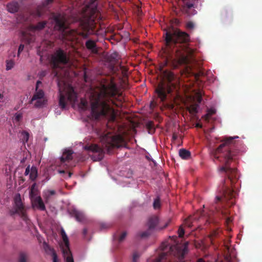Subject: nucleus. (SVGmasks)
<instances>
[{
  "label": "nucleus",
  "mask_w": 262,
  "mask_h": 262,
  "mask_svg": "<svg viewBox=\"0 0 262 262\" xmlns=\"http://www.w3.org/2000/svg\"><path fill=\"white\" fill-rule=\"evenodd\" d=\"M215 112V110H213V109H209V110H208V113L206 114L207 118H209V117H210V116L212 115V114H214Z\"/></svg>",
  "instance_id": "obj_39"
},
{
  "label": "nucleus",
  "mask_w": 262,
  "mask_h": 262,
  "mask_svg": "<svg viewBox=\"0 0 262 262\" xmlns=\"http://www.w3.org/2000/svg\"><path fill=\"white\" fill-rule=\"evenodd\" d=\"M71 173H69V177H71Z\"/></svg>",
  "instance_id": "obj_56"
},
{
  "label": "nucleus",
  "mask_w": 262,
  "mask_h": 262,
  "mask_svg": "<svg viewBox=\"0 0 262 262\" xmlns=\"http://www.w3.org/2000/svg\"><path fill=\"white\" fill-rule=\"evenodd\" d=\"M51 255L52 256L53 262H59L57 254L54 249H52Z\"/></svg>",
  "instance_id": "obj_32"
},
{
  "label": "nucleus",
  "mask_w": 262,
  "mask_h": 262,
  "mask_svg": "<svg viewBox=\"0 0 262 262\" xmlns=\"http://www.w3.org/2000/svg\"><path fill=\"white\" fill-rule=\"evenodd\" d=\"M40 84H41V82L39 81V80L36 82L35 92L29 101L30 103H32L35 101V102L34 104L35 107H42V106L46 104L47 102V99L45 97V92L43 91L42 89H39Z\"/></svg>",
  "instance_id": "obj_9"
},
{
  "label": "nucleus",
  "mask_w": 262,
  "mask_h": 262,
  "mask_svg": "<svg viewBox=\"0 0 262 262\" xmlns=\"http://www.w3.org/2000/svg\"><path fill=\"white\" fill-rule=\"evenodd\" d=\"M199 108V104H196V103H192V104L187 107V109L190 113H191V114H195V113H198Z\"/></svg>",
  "instance_id": "obj_23"
},
{
  "label": "nucleus",
  "mask_w": 262,
  "mask_h": 262,
  "mask_svg": "<svg viewBox=\"0 0 262 262\" xmlns=\"http://www.w3.org/2000/svg\"><path fill=\"white\" fill-rule=\"evenodd\" d=\"M14 209L10 210L11 215H13L15 213H18L24 221L27 222L29 218L27 215L25 207L21 201V195L20 194H16L14 198Z\"/></svg>",
  "instance_id": "obj_11"
},
{
  "label": "nucleus",
  "mask_w": 262,
  "mask_h": 262,
  "mask_svg": "<svg viewBox=\"0 0 262 262\" xmlns=\"http://www.w3.org/2000/svg\"><path fill=\"white\" fill-rule=\"evenodd\" d=\"M194 27V23L191 22V21H190L189 22H187L186 24V27L187 29H193Z\"/></svg>",
  "instance_id": "obj_36"
},
{
  "label": "nucleus",
  "mask_w": 262,
  "mask_h": 262,
  "mask_svg": "<svg viewBox=\"0 0 262 262\" xmlns=\"http://www.w3.org/2000/svg\"><path fill=\"white\" fill-rule=\"evenodd\" d=\"M42 12L40 10H39V9H37L35 12V15L36 16H41V15H42Z\"/></svg>",
  "instance_id": "obj_42"
},
{
  "label": "nucleus",
  "mask_w": 262,
  "mask_h": 262,
  "mask_svg": "<svg viewBox=\"0 0 262 262\" xmlns=\"http://www.w3.org/2000/svg\"><path fill=\"white\" fill-rule=\"evenodd\" d=\"M24 45H22V43H21V45H20L19 46H18V53H17L18 56H19L20 53L24 50Z\"/></svg>",
  "instance_id": "obj_40"
},
{
  "label": "nucleus",
  "mask_w": 262,
  "mask_h": 262,
  "mask_svg": "<svg viewBox=\"0 0 262 262\" xmlns=\"http://www.w3.org/2000/svg\"><path fill=\"white\" fill-rule=\"evenodd\" d=\"M178 233L179 236L180 237H183L185 233V230L184 228L182 227V226H180L179 230H178Z\"/></svg>",
  "instance_id": "obj_34"
},
{
  "label": "nucleus",
  "mask_w": 262,
  "mask_h": 262,
  "mask_svg": "<svg viewBox=\"0 0 262 262\" xmlns=\"http://www.w3.org/2000/svg\"><path fill=\"white\" fill-rule=\"evenodd\" d=\"M88 229H86V228H84V229H83L82 230V234L84 235H86V234H87L88 233Z\"/></svg>",
  "instance_id": "obj_45"
},
{
  "label": "nucleus",
  "mask_w": 262,
  "mask_h": 262,
  "mask_svg": "<svg viewBox=\"0 0 262 262\" xmlns=\"http://www.w3.org/2000/svg\"><path fill=\"white\" fill-rule=\"evenodd\" d=\"M185 224H186L187 226H188V227H191V224H189V223H188V221H186V223H185Z\"/></svg>",
  "instance_id": "obj_52"
},
{
  "label": "nucleus",
  "mask_w": 262,
  "mask_h": 262,
  "mask_svg": "<svg viewBox=\"0 0 262 262\" xmlns=\"http://www.w3.org/2000/svg\"><path fill=\"white\" fill-rule=\"evenodd\" d=\"M101 142L107 151H111L114 147H120L125 144V140L122 135H113L106 134L101 138Z\"/></svg>",
  "instance_id": "obj_8"
},
{
  "label": "nucleus",
  "mask_w": 262,
  "mask_h": 262,
  "mask_svg": "<svg viewBox=\"0 0 262 262\" xmlns=\"http://www.w3.org/2000/svg\"><path fill=\"white\" fill-rule=\"evenodd\" d=\"M58 86L59 94V105L61 108H66L67 98L71 102H76L77 94L72 85L64 80H58Z\"/></svg>",
  "instance_id": "obj_7"
},
{
  "label": "nucleus",
  "mask_w": 262,
  "mask_h": 262,
  "mask_svg": "<svg viewBox=\"0 0 262 262\" xmlns=\"http://www.w3.org/2000/svg\"><path fill=\"white\" fill-rule=\"evenodd\" d=\"M159 222V219L157 216H151L148 219L147 225L150 229L156 228Z\"/></svg>",
  "instance_id": "obj_16"
},
{
  "label": "nucleus",
  "mask_w": 262,
  "mask_h": 262,
  "mask_svg": "<svg viewBox=\"0 0 262 262\" xmlns=\"http://www.w3.org/2000/svg\"><path fill=\"white\" fill-rule=\"evenodd\" d=\"M36 183H33L31 187L30 191V196L31 200L32 206L33 207V200L36 198L38 194V189L36 188Z\"/></svg>",
  "instance_id": "obj_21"
},
{
  "label": "nucleus",
  "mask_w": 262,
  "mask_h": 262,
  "mask_svg": "<svg viewBox=\"0 0 262 262\" xmlns=\"http://www.w3.org/2000/svg\"><path fill=\"white\" fill-rule=\"evenodd\" d=\"M179 155L182 159L184 160H188L191 156V153L190 151L185 149V148H181L179 150Z\"/></svg>",
  "instance_id": "obj_22"
},
{
  "label": "nucleus",
  "mask_w": 262,
  "mask_h": 262,
  "mask_svg": "<svg viewBox=\"0 0 262 262\" xmlns=\"http://www.w3.org/2000/svg\"><path fill=\"white\" fill-rule=\"evenodd\" d=\"M161 248L163 252L152 262H171V260L168 258L170 255H173L179 260H182L188 252V243H185L181 246H169L168 243H162Z\"/></svg>",
  "instance_id": "obj_5"
},
{
  "label": "nucleus",
  "mask_w": 262,
  "mask_h": 262,
  "mask_svg": "<svg viewBox=\"0 0 262 262\" xmlns=\"http://www.w3.org/2000/svg\"><path fill=\"white\" fill-rule=\"evenodd\" d=\"M61 172H64V170L61 171Z\"/></svg>",
  "instance_id": "obj_58"
},
{
  "label": "nucleus",
  "mask_w": 262,
  "mask_h": 262,
  "mask_svg": "<svg viewBox=\"0 0 262 262\" xmlns=\"http://www.w3.org/2000/svg\"><path fill=\"white\" fill-rule=\"evenodd\" d=\"M140 255L138 252H134L133 257V262H137V259L139 257Z\"/></svg>",
  "instance_id": "obj_38"
},
{
  "label": "nucleus",
  "mask_w": 262,
  "mask_h": 262,
  "mask_svg": "<svg viewBox=\"0 0 262 262\" xmlns=\"http://www.w3.org/2000/svg\"><path fill=\"white\" fill-rule=\"evenodd\" d=\"M213 207L216 212H221L224 216H227L228 213L227 210H222L220 207H217L216 204L213 206Z\"/></svg>",
  "instance_id": "obj_30"
},
{
  "label": "nucleus",
  "mask_w": 262,
  "mask_h": 262,
  "mask_svg": "<svg viewBox=\"0 0 262 262\" xmlns=\"http://www.w3.org/2000/svg\"><path fill=\"white\" fill-rule=\"evenodd\" d=\"M47 24V21H41V22L37 23L35 26H33L32 28L35 30H41L44 29Z\"/></svg>",
  "instance_id": "obj_26"
},
{
  "label": "nucleus",
  "mask_w": 262,
  "mask_h": 262,
  "mask_svg": "<svg viewBox=\"0 0 262 262\" xmlns=\"http://www.w3.org/2000/svg\"><path fill=\"white\" fill-rule=\"evenodd\" d=\"M38 176V169L35 166H32L30 168V179L31 181H35Z\"/></svg>",
  "instance_id": "obj_24"
},
{
  "label": "nucleus",
  "mask_w": 262,
  "mask_h": 262,
  "mask_svg": "<svg viewBox=\"0 0 262 262\" xmlns=\"http://www.w3.org/2000/svg\"><path fill=\"white\" fill-rule=\"evenodd\" d=\"M73 152L72 150L69 149L68 150L64 151L60 158L61 162H66V161H69V160H72L73 157L72 154Z\"/></svg>",
  "instance_id": "obj_18"
},
{
  "label": "nucleus",
  "mask_w": 262,
  "mask_h": 262,
  "mask_svg": "<svg viewBox=\"0 0 262 262\" xmlns=\"http://www.w3.org/2000/svg\"><path fill=\"white\" fill-rule=\"evenodd\" d=\"M7 8L10 13H16L20 8V5L18 2H10L7 4Z\"/></svg>",
  "instance_id": "obj_15"
},
{
  "label": "nucleus",
  "mask_w": 262,
  "mask_h": 262,
  "mask_svg": "<svg viewBox=\"0 0 262 262\" xmlns=\"http://www.w3.org/2000/svg\"><path fill=\"white\" fill-rule=\"evenodd\" d=\"M29 135L28 133L25 132V138L26 141H28L29 139Z\"/></svg>",
  "instance_id": "obj_44"
},
{
  "label": "nucleus",
  "mask_w": 262,
  "mask_h": 262,
  "mask_svg": "<svg viewBox=\"0 0 262 262\" xmlns=\"http://www.w3.org/2000/svg\"><path fill=\"white\" fill-rule=\"evenodd\" d=\"M232 219H231V217H227L226 219V221L228 223H229V222H232Z\"/></svg>",
  "instance_id": "obj_48"
},
{
  "label": "nucleus",
  "mask_w": 262,
  "mask_h": 262,
  "mask_svg": "<svg viewBox=\"0 0 262 262\" xmlns=\"http://www.w3.org/2000/svg\"><path fill=\"white\" fill-rule=\"evenodd\" d=\"M161 206L160 200L159 198H156L155 200H154L153 206L154 208H159Z\"/></svg>",
  "instance_id": "obj_33"
},
{
  "label": "nucleus",
  "mask_w": 262,
  "mask_h": 262,
  "mask_svg": "<svg viewBox=\"0 0 262 262\" xmlns=\"http://www.w3.org/2000/svg\"><path fill=\"white\" fill-rule=\"evenodd\" d=\"M54 0H47V4H50V3H52Z\"/></svg>",
  "instance_id": "obj_50"
},
{
  "label": "nucleus",
  "mask_w": 262,
  "mask_h": 262,
  "mask_svg": "<svg viewBox=\"0 0 262 262\" xmlns=\"http://www.w3.org/2000/svg\"><path fill=\"white\" fill-rule=\"evenodd\" d=\"M85 46L88 50H91L93 53L98 52L97 44L95 41L92 39H89L86 41Z\"/></svg>",
  "instance_id": "obj_17"
},
{
  "label": "nucleus",
  "mask_w": 262,
  "mask_h": 262,
  "mask_svg": "<svg viewBox=\"0 0 262 262\" xmlns=\"http://www.w3.org/2000/svg\"><path fill=\"white\" fill-rule=\"evenodd\" d=\"M174 23L178 25V24H179V23H180V21H179V19H174Z\"/></svg>",
  "instance_id": "obj_49"
},
{
  "label": "nucleus",
  "mask_w": 262,
  "mask_h": 262,
  "mask_svg": "<svg viewBox=\"0 0 262 262\" xmlns=\"http://www.w3.org/2000/svg\"><path fill=\"white\" fill-rule=\"evenodd\" d=\"M45 74H46V72H43L42 75H43V76H44V75H45Z\"/></svg>",
  "instance_id": "obj_57"
},
{
  "label": "nucleus",
  "mask_w": 262,
  "mask_h": 262,
  "mask_svg": "<svg viewBox=\"0 0 262 262\" xmlns=\"http://www.w3.org/2000/svg\"><path fill=\"white\" fill-rule=\"evenodd\" d=\"M83 23L89 29L94 26L96 20L100 18L97 0H86L82 9Z\"/></svg>",
  "instance_id": "obj_6"
},
{
  "label": "nucleus",
  "mask_w": 262,
  "mask_h": 262,
  "mask_svg": "<svg viewBox=\"0 0 262 262\" xmlns=\"http://www.w3.org/2000/svg\"><path fill=\"white\" fill-rule=\"evenodd\" d=\"M127 234V231H123V232L119 235V236L118 237H117V236H114V238L116 240H117L119 243H122V242H123V241L125 240Z\"/></svg>",
  "instance_id": "obj_27"
},
{
  "label": "nucleus",
  "mask_w": 262,
  "mask_h": 262,
  "mask_svg": "<svg viewBox=\"0 0 262 262\" xmlns=\"http://www.w3.org/2000/svg\"><path fill=\"white\" fill-rule=\"evenodd\" d=\"M29 18L28 17H25V16H23V19L21 20V21H24L26 23V21H28Z\"/></svg>",
  "instance_id": "obj_46"
},
{
  "label": "nucleus",
  "mask_w": 262,
  "mask_h": 262,
  "mask_svg": "<svg viewBox=\"0 0 262 262\" xmlns=\"http://www.w3.org/2000/svg\"><path fill=\"white\" fill-rule=\"evenodd\" d=\"M172 139H177V135H175V134H173V136H172Z\"/></svg>",
  "instance_id": "obj_51"
},
{
  "label": "nucleus",
  "mask_w": 262,
  "mask_h": 262,
  "mask_svg": "<svg viewBox=\"0 0 262 262\" xmlns=\"http://www.w3.org/2000/svg\"><path fill=\"white\" fill-rule=\"evenodd\" d=\"M33 207L34 208H37L39 210H46V206L40 195H37V196L33 200Z\"/></svg>",
  "instance_id": "obj_14"
},
{
  "label": "nucleus",
  "mask_w": 262,
  "mask_h": 262,
  "mask_svg": "<svg viewBox=\"0 0 262 262\" xmlns=\"http://www.w3.org/2000/svg\"><path fill=\"white\" fill-rule=\"evenodd\" d=\"M29 259L28 253L25 252H21L18 255V262H27Z\"/></svg>",
  "instance_id": "obj_25"
},
{
  "label": "nucleus",
  "mask_w": 262,
  "mask_h": 262,
  "mask_svg": "<svg viewBox=\"0 0 262 262\" xmlns=\"http://www.w3.org/2000/svg\"><path fill=\"white\" fill-rule=\"evenodd\" d=\"M85 149L93 152L92 158L93 160H101L104 157V150L98 145L92 144L85 146Z\"/></svg>",
  "instance_id": "obj_13"
},
{
  "label": "nucleus",
  "mask_w": 262,
  "mask_h": 262,
  "mask_svg": "<svg viewBox=\"0 0 262 262\" xmlns=\"http://www.w3.org/2000/svg\"><path fill=\"white\" fill-rule=\"evenodd\" d=\"M165 47L162 48L163 61L160 66V73L163 78L167 81L160 82L155 89L157 96L162 102L167 99L168 94L172 92L171 82L175 78L174 73L165 70L169 65L173 69L185 65L186 67L193 60L194 51L188 47L190 40L189 34L180 31V29L170 27L165 30Z\"/></svg>",
  "instance_id": "obj_1"
},
{
  "label": "nucleus",
  "mask_w": 262,
  "mask_h": 262,
  "mask_svg": "<svg viewBox=\"0 0 262 262\" xmlns=\"http://www.w3.org/2000/svg\"><path fill=\"white\" fill-rule=\"evenodd\" d=\"M197 126H200V127H201V125H200V124H197Z\"/></svg>",
  "instance_id": "obj_55"
},
{
  "label": "nucleus",
  "mask_w": 262,
  "mask_h": 262,
  "mask_svg": "<svg viewBox=\"0 0 262 262\" xmlns=\"http://www.w3.org/2000/svg\"><path fill=\"white\" fill-rule=\"evenodd\" d=\"M30 171H31L30 166H28L27 167V168L25 169V175H28L29 174H30Z\"/></svg>",
  "instance_id": "obj_41"
},
{
  "label": "nucleus",
  "mask_w": 262,
  "mask_h": 262,
  "mask_svg": "<svg viewBox=\"0 0 262 262\" xmlns=\"http://www.w3.org/2000/svg\"><path fill=\"white\" fill-rule=\"evenodd\" d=\"M61 234L65 244L64 247H62V252L66 259V262H74V259L70 248L69 239L65 230L61 229Z\"/></svg>",
  "instance_id": "obj_12"
},
{
  "label": "nucleus",
  "mask_w": 262,
  "mask_h": 262,
  "mask_svg": "<svg viewBox=\"0 0 262 262\" xmlns=\"http://www.w3.org/2000/svg\"><path fill=\"white\" fill-rule=\"evenodd\" d=\"M149 234H150V233L149 231H147V230L138 234V235L140 237H147L148 236Z\"/></svg>",
  "instance_id": "obj_35"
},
{
  "label": "nucleus",
  "mask_w": 262,
  "mask_h": 262,
  "mask_svg": "<svg viewBox=\"0 0 262 262\" xmlns=\"http://www.w3.org/2000/svg\"><path fill=\"white\" fill-rule=\"evenodd\" d=\"M69 61L67 52L62 49L56 50L51 56V63L53 68H58L60 64H67Z\"/></svg>",
  "instance_id": "obj_10"
},
{
  "label": "nucleus",
  "mask_w": 262,
  "mask_h": 262,
  "mask_svg": "<svg viewBox=\"0 0 262 262\" xmlns=\"http://www.w3.org/2000/svg\"><path fill=\"white\" fill-rule=\"evenodd\" d=\"M43 248L46 252L50 253L52 255L53 248H52V247H51V246H50L49 245L47 244V243H43Z\"/></svg>",
  "instance_id": "obj_31"
},
{
  "label": "nucleus",
  "mask_w": 262,
  "mask_h": 262,
  "mask_svg": "<svg viewBox=\"0 0 262 262\" xmlns=\"http://www.w3.org/2000/svg\"><path fill=\"white\" fill-rule=\"evenodd\" d=\"M22 118V115L21 114H17L15 115V119L16 120H17V121H19L20 120V118Z\"/></svg>",
  "instance_id": "obj_43"
},
{
  "label": "nucleus",
  "mask_w": 262,
  "mask_h": 262,
  "mask_svg": "<svg viewBox=\"0 0 262 262\" xmlns=\"http://www.w3.org/2000/svg\"><path fill=\"white\" fill-rule=\"evenodd\" d=\"M202 100V94H200V93H198L197 94V103L199 105V108H200V103H201Z\"/></svg>",
  "instance_id": "obj_37"
},
{
  "label": "nucleus",
  "mask_w": 262,
  "mask_h": 262,
  "mask_svg": "<svg viewBox=\"0 0 262 262\" xmlns=\"http://www.w3.org/2000/svg\"><path fill=\"white\" fill-rule=\"evenodd\" d=\"M79 106L81 109H83V110L86 109V108H88V101H86V100H85V99H81V101L79 104Z\"/></svg>",
  "instance_id": "obj_28"
},
{
  "label": "nucleus",
  "mask_w": 262,
  "mask_h": 262,
  "mask_svg": "<svg viewBox=\"0 0 262 262\" xmlns=\"http://www.w3.org/2000/svg\"><path fill=\"white\" fill-rule=\"evenodd\" d=\"M3 94H1V93L0 92V98H2V97H3Z\"/></svg>",
  "instance_id": "obj_54"
},
{
  "label": "nucleus",
  "mask_w": 262,
  "mask_h": 262,
  "mask_svg": "<svg viewBox=\"0 0 262 262\" xmlns=\"http://www.w3.org/2000/svg\"><path fill=\"white\" fill-rule=\"evenodd\" d=\"M56 192L54 189H46L43 192V197L46 202H48L51 199L52 195L56 194Z\"/></svg>",
  "instance_id": "obj_20"
},
{
  "label": "nucleus",
  "mask_w": 262,
  "mask_h": 262,
  "mask_svg": "<svg viewBox=\"0 0 262 262\" xmlns=\"http://www.w3.org/2000/svg\"><path fill=\"white\" fill-rule=\"evenodd\" d=\"M14 61L12 60V59L10 60H7L6 69L7 70H11L12 68L14 67Z\"/></svg>",
  "instance_id": "obj_29"
},
{
  "label": "nucleus",
  "mask_w": 262,
  "mask_h": 262,
  "mask_svg": "<svg viewBox=\"0 0 262 262\" xmlns=\"http://www.w3.org/2000/svg\"><path fill=\"white\" fill-rule=\"evenodd\" d=\"M124 98L113 79L107 84H102L98 93L91 95V115L96 120L106 118L115 121L117 112L115 105L121 106Z\"/></svg>",
  "instance_id": "obj_3"
},
{
  "label": "nucleus",
  "mask_w": 262,
  "mask_h": 262,
  "mask_svg": "<svg viewBox=\"0 0 262 262\" xmlns=\"http://www.w3.org/2000/svg\"><path fill=\"white\" fill-rule=\"evenodd\" d=\"M235 138H238V136L224 139L222 143L211 152L213 158L219 160L222 164L219 168V171L226 174L227 177V179L222 183V196L217 195L215 203L222 201L223 198L226 201H230L231 205L235 203L234 199L236 192L234 191L233 189H231L228 186V184L233 185L239 178L237 168L231 167V163L236 161L239 153V151L236 149V141H234Z\"/></svg>",
  "instance_id": "obj_2"
},
{
  "label": "nucleus",
  "mask_w": 262,
  "mask_h": 262,
  "mask_svg": "<svg viewBox=\"0 0 262 262\" xmlns=\"http://www.w3.org/2000/svg\"><path fill=\"white\" fill-rule=\"evenodd\" d=\"M53 19L55 23L54 29L59 31L63 40L75 41L78 40L80 35L83 38L88 37L89 34L88 32H82L75 29H70L69 24L64 15L60 13L54 14Z\"/></svg>",
  "instance_id": "obj_4"
},
{
  "label": "nucleus",
  "mask_w": 262,
  "mask_h": 262,
  "mask_svg": "<svg viewBox=\"0 0 262 262\" xmlns=\"http://www.w3.org/2000/svg\"><path fill=\"white\" fill-rule=\"evenodd\" d=\"M147 126L148 128H152V122H148V123H147Z\"/></svg>",
  "instance_id": "obj_47"
},
{
  "label": "nucleus",
  "mask_w": 262,
  "mask_h": 262,
  "mask_svg": "<svg viewBox=\"0 0 262 262\" xmlns=\"http://www.w3.org/2000/svg\"><path fill=\"white\" fill-rule=\"evenodd\" d=\"M71 214L78 222H83L85 219V216L83 213L79 211V210H72Z\"/></svg>",
  "instance_id": "obj_19"
},
{
  "label": "nucleus",
  "mask_w": 262,
  "mask_h": 262,
  "mask_svg": "<svg viewBox=\"0 0 262 262\" xmlns=\"http://www.w3.org/2000/svg\"><path fill=\"white\" fill-rule=\"evenodd\" d=\"M168 225V223H166L163 226V228H166Z\"/></svg>",
  "instance_id": "obj_53"
}]
</instances>
